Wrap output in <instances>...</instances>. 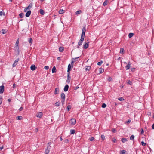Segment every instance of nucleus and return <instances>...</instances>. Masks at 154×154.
I'll use <instances>...</instances> for the list:
<instances>
[{
  "label": "nucleus",
  "instance_id": "obj_1",
  "mask_svg": "<svg viewBox=\"0 0 154 154\" xmlns=\"http://www.w3.org/2000/svg\"><path fill=\"white\" fill-rule=\"evenodd\" d=\"M76 120L75 119L72 118L71 119L70 121V123L71 125H74L76 124Z\"/></svg>",
  "mask_w": 154,
  "mask_h": 154
},
{
  "label": "nucleus",
  "instance_id": "obj_2",
  "mask_svg": "<svg viewBox=\"0 0 154 154\" xmlns=\"http://www.w3.org/2000/svg\"><path fill=\"white\" fill-rule=\"evenodd\" d=\"M19 58H17L14 61V62L12 65V66L13 67H14L16 66V65L17 64L18 62L19 61Z\"/></svg>",
  "mask_w": 154,
  "mask_h": 154
},
{
  "label": "nucleus",
  "instance_id": "obj_3",
  "mask_svg": "<svg viewBox=\"0 0 154 154\" xmlns=\"http://www.w3.org/2000/svg\"><path fill=\"white\" fill-rule=\"evenodd\" d=\"M4 91V85L0 86V94H2Z\"/></svg>",
  "mask_w": 154,
  "mask_h": 154
},
{
  "label": "nucleus",
  "instance_id": "obj_4",
  "mask_svg": "<svg viewBox=\"0 0 154 154\" xmlns=\"http://www.w3.org/2000/svg\"><path fill=\"white\" fill-rule=\"evenodd\" d=\"M86 28L85 27L83 28L82 29V32L81 35L85 36V32H86Z\"/></svg>",
  "mask_w": 154,
  "mask_h": 154
},
{
  "label": "nucleus",
  "instance_id": "obj_5",
  "mask_svg": "<svg viewBox=\"0 0 154 154\" xmlns=\"http://www.w3.org/2000/svg\"><path fill=\"white\" fill-rule=\"evenodd\" d=\"M50 152V149L48 146H47L45 150V154H48Z\"/></svg>",
  "mask_w": 154,
  "mask_h": 154
},
{
  "label": "nucleus",
  "instance_id": "obj_6",
  "mask_svg": "<svg viewBox=\"0 0 154 154\" xmlns=\"http://www.w3.org/2000/svg\"><path fill=\"white\" fill-rule=\"evenodd\" d=\"M37 67L35 65H32L30 67L32 71L35 70L36 69Z\"/></svg>",
  "mask_w": 154,
  "mask_h": 154
},
{
  "label": "nucleus",
  "instance_id": "obj_7",
  "mask_svg": "<svg viewBox=\"0 0 154 154\" xmlns=\"http://www.w3.org/2000/svg\"><path fill=\"white\" fill-rule=\"evenodd\" d=\"M131 63L130 61H128V62L127 65L125 67V68L126 70L129 69L130 67V65H131Z\"/></svg>",
  "mask_w": 154,
  "mask_h": 154
},
{
  "label": "nucleus",
  "instance_id": "obj_8",
  "mask_svg": "<svg viewBox=\"0 0 154 154\" xmlns=\"http://www.w3.org/2000/svg\"><path fill=\"white\" fill-rule=\"evenodd\" d=\"M42 112H39L37 113L36 115V116L37 117L41 118L42 116Z\"/></svg>",
  "mask_w": 154,
  "mask_h": 154
},
{
  "label": "nucleus",
  "instance_id": "obj_9",
  "mask_svg": "<svg viewBox=\"0 0 154 154\" xmlns=\"http://www.w3.org/2000/svg\"><path fill=\"white\" fill-rule=\"evenodd\" d=\"M31 14V11L29 10L25 14V16L26 17H28Z\"/></svg>",
  "mask_w": 154,
  "mask_h": 154
},
{
  "label": "nucleus",
  "instance_id": "obj_10",
  "mask_svg": "<svg viewBox=\"0 0 154 154\" xmlns=\"http://www.w3.org/2000/svg\"><path fill=\"white\" fill-rule=\"evenodd\" d=\"M89 46V45L86 42L85 44L83 45V48L85 49L87 48Z\"/></svg>",
  "mask_w": 154,
  "mask_h": 154
},
{
  "label": "nucleus",
  "instance_id": "obj_11",
  "mask_svg": "<svg viewBox=\"0 0 154 154\" xmlns=\"http://www.w3.org/2000/svg\"><path fill=\"white\" fill-rule=\"evenodd\" d=\"M69 87L68 85H65L64 88V91L66 92L67 91L69 88Z\"/></svg>",
  "mask_w": 154,
  "mask_h": 154
},
{
  "label": "nucleus",
  "instance_id": "obj_12",
  "mask_svg": "<svg viewBox=\"0 0 154 154\" xmlns=\"http://www.w3.org/2000/svg\"><path fill=\"white\" fill-rule=\"evenodd\" d=\"M32 7V3H30L29 5L26 8V9H30Z\"/></svg>",
  "mask_w": 154,
  "mask_h": 154
},
{
  "label": "nucleus",
  "instance_id": "obj_13",
  "mask_svg": "<svg viewBox=\"0 0 154 154\" xmlns=\"http://www.w3.org/2000/svg\"><path fill=\"white\" fill-rule=\"evenodd\" d=\"M99 74H101L103 73L104 71V69L102 68H100L99 69Z\"/></svg>",
  "mask_w": 154,
  "mask_h": 154
},
{
  "label": "nucleus",
  "instance_id": "obj_14",
  "mask_svg": "<svg viewBox=\"0 0 154 154\" xmlns=\"http://www.w3.org/2000/svg\"><path fill=\"white\" fill-rule=\"evenodd\" d=\"M59 92V88H56L55 89L54 94H58Z\"/></svg>",
  "mask_w": 154,
  "mask_h": 154
},
{
  "label": "nucleus",
  "instance_id": "obj_15",
  "mask_svg": "<svg viewBox=\"0 0 154 154\" xmlns=\"http://www.w3.org/2000/svg\"><path fill=\"white\" fill-rule=\"evenodd\" d=\"M61 98L62 99H65V96L64 94L63 93H62L61 94Z\"/></svg>",
  "mask_w": 154,
  "mask_h": 154
},
{
  "label": "nucleus",
  "instance_id": "obj_16",
  "mask_svg": "<svg viewBox=\"0 0 154 154\" xmlns=\"http://www.w3.org/2000/svg\"><path fill=\"white\" fill-rule=\"evenodd\" d=\"M56 67L55 66H54L52 69V73H55L56 72Z\"/></svg>",
  "mask_w": 154,
  "mask_h": 154
},
{
  "label": "nucleus",
  "instance_id": "obj_17",
  "mask_svg": "<svg viewBox=\"0 0 154 154\" xmlns=\"http://www.w3.org/2000/svg\"><path fill=\"white\" fill-rule=\"evenodd\" d=\"M59 51L60 52H63V50H64V47H60L59 48Z\"/></svg>",
  "mask_w": 154,
  "mask_h": 154
},
{
  "label": "nucleus",
  "instance_id": "obj_18",
  "mask_svg": "<svg viewBox=\"0 0 154 154\" xmlns=\"http://www.w3.org/2000/svg\"><path fill=\"white\" fill-rule=\"evenodd\" d=\"M82 12V11L81 10H79L77 11L75 13V14L76 15H78L79 14H80Z\"/></svg>",
  "mask_w": 154,
  "mask_h": 154
},
{
  "label": "nucleus",
  "instance_id": "obj_19",
  "mask_svg": "<svg viewBox=\"0 0 154 154\" xmlns=\"http://www.w3.org/2000/svg\"><path fill=\"white\" fill-rule=\"evenodd\" d=\"M44 11L42 9H40V13L41 14L44 15Z\"/></svg>",
  "mask_w": 154,
  "mask_h": 154
},
{
  "label": "nucleus",
  "instance_id": "obj_20",
  "mask_svg": "<svg viewBox=\"0 0 154 154\" xmlns=\"http://www.w3.org/2000/svg\"><path fill=\"white\" fill-rule=\"evenodd\" d=\"M65 11L62 9H60L59 11V13L60 14H62Z\"/></svg>",
  "mask_w": 154,
  "mask_h": 154
},
{
  "label": "nucleus",
  "instance_id": "obj_21",
  "mask_svg": "<svg viewBox=\"0 0 154 154\" xmlns=\"http://www.w3.org/2000/svg\"><path fill=\"white\" fill-rule=\"evenodd\" d=\"M19 15L20 17L21 18H23L24 16V14L23 13H20L19 14Z\"/></svg>",
  "mask_w": 154,
  "mask_h": 154
},
{
  "label": "nucleus",
  "instance_id": "obj_22",
  "mask_svg": "<svg viewBox=\"0 0 154 154\" xmlns=\"http://www.w3.org/2000/svg\"><path fill=\"white\" fill-rule=\"evenodd\" d=\"M127 141V139L125 138H123L121 139V141L123 143H125V142H126Z\"/></svg>",
  "mask_w": 154,
  "mask_h": 154
},
{
  "label": "nucleus",
  "instance_id": "obj_23",
  "mask_svg": "<svg viewBox=\"0 0 154 154\" xmlns=\"http://www.w3.org/2000/svg\"><path fill=\"white\" fill-rule=\"evenodd\" d=\"M85 36L81 35V39L79 40L83 42L84 40Z\"/></svg>",
  "mask_w": 154,
  "mask_h": 154
},
{
  "label": "nucleus",
  "instance_id": "obj_24",
  "mask_svg": "<svg viewBox=\"0 0 154 154\" xmlns=\"http://www.w3.org/2000/svg\"><path fill=\"white\" fill-rule=\"evenodd\" d=\"M70 132L71 134H74L75 133V130L71 129L70 130Z\"/></svg>",
  "mask_w": 154,
  "mask_h": 154
},
{
  "label": "nucleus",
  "instance_id": "obj_25",
  "mask_svg": "<svg viewBox=\"0 0 154 154\" xmlns=\"http://www.w3.org/2000/svg\"><path fill=\"white\" fill-rule=\"evenodd\" d=\"M71 67V66L70 64H69L68 66V70H67L68 72H69V71H70Z\"/></svg>",
  "mask_w": 154,
  "mask_h": 154
},
{
  "label": "nucleus",
  "instance_id": "obj_26",
  "mask_svg": "<svg viewBox=\"0 0 154 154\" xmlns=\"http://www.w3.org/2000/svg\"><path fill=\"white\" fill-rule=\"evenodd\" d=\"M79 57H76L75 58H72V61L71 63V64H72V63H73L74 62V61L73 60H75L76 59H78Z\"/></svg>",
  "mask_w": 154,
  "mask_h": 154
},
{
  "label": "nucleus",
  "instance_id": "obj_27",
  "mask_svg": "<svg viewBox=\"0 0 154 154\" xmlns=\"http://www.w3.org/2000/svg\"><path fill=\"white\" fill-rule=\"evenodd\" d=\"M134 35V33H130L129 34L128 37L129 38L132 37Z\"/></svg>",
  "mask_w": 154,
  "mask_h": 154
},
{
  "label": "nucleus",
  "instance_id": "obj_28",
  "mask_svg": "<svg viewBox=\"0 0 154 154\" xmlns=\"http://www.w3.org/2000/svg\"><path fill=\"white\" fill-rule=\"evenodd\" d=\"M60 103L59 102H56L55 104V106H59L60 105Z\"/></svg>",
  "mask_w": 154,
  "mask_h": 154
},
{
  "label": "nucleus",
  "instance_id": "obj_29",
  "mask_svg": "<svg viewBox=\"0 0 154 154\" xmlns=\"http://www.w3.org/2000/svg\"><path fill=\"white\" fill-rule=\"evenodd\" d=\"M23 117L21 116H18L16 117V119L17 120H20L22 119Z\"/></svg>",
  "mask_w": 154,
  "mask_h": 154
},
{
  "label": "nucleus",
  "instance_id": "obj_30",
  "mask_svg": "<svg viewBox=\"0 0 154 154\" xmlns=\"http://www.w3.org/2000/svg\"><path fill=\"white\" fill-rule=\"evenodd\" d=\"M130 139L131 140H134V135H132L130 137Z\"/></svg>",
  "mask_w": 154,
  "mask_h": 154
},
{
  "label": "nucleus",
  "instance_id": "obj_31",
  "mask_svg": "<svg viewBox=\"0 0 154 154\" xmlns=\"http://www.w3.org/2000/svg\"><path fill=\"white\" fill-rule=\"evenodd\" d=\"M107 0H105L103 3V5L104 6L106 5L107 4Z\"/></svg>",
  "mask_w": 154,
  "mask_h": 154
},
{
  "label": "nucleus",
  "instance_id": "obj_32",
  "mask_svg": "<svg viewBox=\"0 0 154 154\" xmlns=\"http://www.w3.org/2000/svg\"><path fill=\"white\" fill-rule=\"evenodd\" d=\"M5 15V13L3 11H0V16H2V15L4 16Z\"/></svg>",
  "mask_w": 154,
  "mask_h": 154
},
{
  "label": "nucleus",
  "instance_id": "obj_33",
  "mask_svg": "<svg viewBox=\"0 0 154 154\" xmlns=\"http://www.w3.org/2000/svg\"><path fill=\"white\" fill-rule=\"evenodd\" d=\"M71 107L70 106V105H68L67 107V108L66 109V110H67L68 111H69V110L71 109Z\"/></svg>",
  "mask_w": 154,
  "mask_h": 154
},
{
  "label": "nucleus",
  "instance_id": "obj_34",
  "mask_svg": "<svg viewBox=\"0 0 154 154\" xmlns=\"http://www.w3.org/2000/svg\"><path fill=\"white\" fill-rule=\"evenodd\" d=\"M2 33L3 34H5L7 33V31L5 30L4 29H3L2 30Z\"/></svg>",
  "mask_w": 154,
  "mask_h": 154
},
{
  "label": "nucleus",
  "instance_id": "obj_35",
  "mask_svg": "<svg viewBox=\"0 0 154 154\" xmlns=\"http://www.w3.org/2000/svg\"><path fill=\"white\" fill-rule=\"evenodd\" d=\"M29 41L30 44H32V43L33 40L32 38H29Z\"/></svg>",
  "mask_w": 154,
  "mask_h": 154
},
{
  "label": "nucleus",
  "instance_id": "obj_36",
  "mask_svg": "<svg viewBox=\"0 0 154 154\" xmlns=\"http://www.w3.org/2000/svg\"><path fill=\"white\" fill-rule=\"evenodd\" d=\"M126 151L125 150H123L121 151V154H125Z\"/></svg>",
  "mask_w": 154,
  "mask_h": 154
},
{
  "label": "nucleus",
  "instance_id": "obj_37",
  "mask_svg": "<svg viewBox=\"0 0 154 154\" xmlns=\"http://www.w3.org/2000/svg\"><path fill=\"white\" fill-rule=\"evenodd\" d=\"M106 106V105L105 103H103L102 105V107L103 108H105Z\"/></svg>",
  "mask_w": 154,
  "mask_h": 154
},
{
  "label": "nucleus",
  "instance_id": "obj_38",
  "mask_svg": "<svg viewBox=\"0 0 154 154\" xmlns=\"http://www.w3.org/2000/svg\"><path fill=\"white\" fill-rule=\"evenodd\" d=\"M103 62L101 60L100 62H98L97 63V65L99 66H100L101 64L103 63Z\"/></svg>",
  "mask_w": 154,
  "mask_h": 154
},
{
  "label": "nucleus",
  "instance_id": "obj_39",
  "mask_svg": "<svg viewBox=\"0 0 154 154\" xmlns=\"http://www.w3.org/2000/svg\"><path fill=\"white\" fill-rule=\"evenodd\" d=\"M124 50L123 48H121L120 50V53L123 54Z\"/></svg>",
  "mask_w": 154,
  "mask_h": 154
},
{
  "label": "nucleus",
  "instance_id": "obj_40",
  "mask_svg": "<svg viewBox=\"0 0 154 154\" xmlns=\"http://www.w3.org/2000/svg\"><path fill=\"white\" fill-rule=\"evenodd\" d=\"M112 78L111 77H109L107 79V80L109 82L111 81H112Z\"/></svg>",
  "mask_w": 154,
  "mask_h": 154
},
{
  "label": "nucleus",
  "instance_id": "obj_41",
  "mask_svg": "<svg viewBox=\"0 0 154 154\" xmlns=\"http://www.w3.org/2000/svg\"><path fill=\"white\" fill-rule=\"evenodd\" d=\"M82 42L81 41L79 40L78 42V45L79 46H80L82 44Z\"/></svg>",
  "mask_w": 154,
  "mask_h": 154
},
{
  "label": "nucleus",
  "instance_id": "obj_42",
  "mask_svg": "<svg viewBox=\"0 0 154 154\" xmlns=\"http://www.w3.org/2000/svg\"><path fill=\"white\" fill-rule=\"evenodd\" d=\"M15 48H16V49L17 51H18L19 50V46L18 45H16L15 46Z\"/></svg>",
  "mask_w": 154,
  "mask_h": 154
},
{
  "label": "nucleus",
  "instance_id": "obj_43",
  "mask_svg": "<svg viewBox=\"0 0 154 154\" xmlns=\"http://www.w3.org/2000/svg\"><path fill=\"white\" fill-rule=\"evenodd\" d=\"M94 139V138L93 137H91L89 138L90 140L91 141H92Z\"/></svg>",
  "mask_w": 154,
  "mask_h": 154
},
{
  "label": "nucleus",
  "instance_id": "obj_44",
  "mask_svg": "<svg viewBox=\"0 0 154 154\" xmlns=\"http://www.w3.org/2000/svg\"><path fill=\"white\" fill-rule=\"evenodd\" d=\"M118 100H120V101H122L123 100H124V99L123 98V97H120L119 98H118Z\"/></svg>",
  "mask_w": 154,
  "mask_h": 154
},
{
  "label": "nucleus",
  "instance_id": "obj_45",
  "mask_svg": "<svg viewBox=\"0 0 154 154\" xmlns=\"http://www.w3.org/2000/svg\"><path fill=\"white\" fill-rule=\"evenodd\" d=\"M111 131L113 133H115L116 132V129L115 128H112L111 130Z\"/></svg>",
  "mask_w": 154,
  "mask_h": 154
},
{
  "label": "nucleus",
  "instance_id": "obj_46",
  "mask_svg": "<svg viewBox=\"0 0 154 154\" xmlns=\"http://www.w3.org/2000/svg\"><path fill=\"white\" fill-rule=\"evenodd\" d=\"M105 137L104 136V135H102L101 136V138L103 140L105 139Z\"/></svg>",
  "mask_w": 154,
  "mask_h": 154
},
{
  "label": "nucleus",
  "instance_id": "obj_47",
  "mask_svg": "<svg viewBox=\"0 0 154 154\" xmlns=\"http://www.w3.org/2000/svg\"><path fill=\"white\" fill-rule=\"evenodd\" d=\"M127 83L129 85H132V82H131L130 80L128 81Z\"/></svg>",
  "mask_w": 154,
  "mask_h": 154
},
{
  "label": "nucleus",
  "instance_id": "obj_48",
  "mask_svg": "<svg viewBox=\"0 0 154 154\" xmlns=\"http://www.w3.org/2000/svg\"><path fill=\"white\" fill-rule=\"evenodd\" d=\"M2 99L1 97H0V105L2 103Z\"/></svg>",
  "mask_w": 154,
  "mask_h": 154
},
{
  "label": "nucleus",
  "instance_id": "obj_49",
  "mask_svg": "<svg viewBox=\"0 0 154 154\" xmlns=\"http://www.w3.org/2000/svg\"><path fill=\"white\" fill-rule=\"evenodd\" d=\"M65 99H62V100H61V102L62 103L63 105L64 104V101H65Z\"/></svg>",
  "mask_w": 154,
  "mask_h": 154
},
{
  "label": "nucleus",
  "instance_id": "obj_50",
  "mask_svg": "<svg viewBox=\"0 0 154 154\" xmlns=\"http://www.w3.org/2000/svg\"><path fill=\"white\" fill-rule=\"evenodd\" d=\"M131 122V120H130V119L128 120V121H127L126 122V123H127L129 124V123H130Z\"/></svg>",
  "mask_w": 154,
  "mask_h": 154
},
{
  "label": "nucleus",
  "instance_id": "obj_51",
  "mask_svg": "<svg viewBox=\"0 0 154 154\" xmlns=\"http://www.w3.org/2000/svg\"><path fill=\"white\" fill-rule=\"evenodd\" d=\"M116 139L115 138H113L112 140V141L113 142L115 143L116 142Z\"/></svg>",
  "mask_w": 154,
  "mask_h": 154
},
{
  "label": "nucleus",
  "instance_id": "obj_52",
  "mask_svg": "<svg viewBox=\"0 0 154 154\" xmlns=\"http://www.w3.org/2000/svg\"><path fill=\"white\" fill-rule=\"evenodd\" d=\"M90 68H91L90 66H88L87 68H86V70H89L90 69Z\"/></svg>",
  "mask_w": 154,
  "mask_h": 154
},
{
  "label": "nucleus",
  "instance_id": "obj_53",
  "mask_svg": "<svg viewBox=\"0 0 154 154\" xmlns=\"http://www.w3.org/2000/svg\"><path fill=\"white\" fill-rule=\"evenodd\" d=\"M19 43V41L18 39L16 43V45H18V44Z\"/></svg>",
  "mask_w": 154,
  "mask_h": 154
},
{
  "label": "nucleus",
  "instance_id": "obj_54",
  "mask_svg": "<svg viewBox=\"0 0 154 154\" xmlns=\"http://www.w3.org/2000/svg\"><path fill=\"white\" fill-rule=\"evenodd\" d=\"M65 142L66 143H69V140L67 139H66L65 140Z\"/></svg>",
  "mask_w": 154,
  "mask_h": 154
},
{
  "label": "nucleus",
  "instance_id": "obj_55",
  "mask_svg": "<svg viewBox=\"0 0 154 154\" xmlns=\"http://www.w3.org/2000/svg\"><path fill=\"white\" fill-rule=\"evenodd\" d=\"M44 68L46 70H48L49 69V67L48 66H45Z\"/></svg>",
  "mask_w": 154,
  "mask_h": 154
},
{
  "label": "nucleus",
  "instance_id": "obj_56",
  "mask_svg": "<svg viewBox=\"0 0 154 154\" xmlns=\"http://www.w3.org/2000/svg\"><path fill=\"white\" fill-rule=\"evenodd\" d=\"M16 86V85L15 84H14L13 85V88H15Z\"/></svg>",
  "mask_w": 154,
  "mask_h": 154
},
{
  "label": "nucleus",
  "instance_id": "obj_57",
  "mask_svg": "<svg viewBox=\"0 0 154 154\" xmlns=\"http://www.w3.org/2000/svg\"><path fill=\"white\" fill-rule=\"evenodd\" d=\"M23 109V108L22 107H20V109H19V110L20 111H22Z\"/></svg>",
  "mask_w": 154,
  "mask_h": 154
},
{
  "label": "nucleus",
  "instance_id": "obj_58",
  "mask_svg": "<svg viewBox=\"0 0 154 154\" xmlns=\"http://www.w3.org/2000/svg\"><path fill=\"white\" fill-rule=\"evenodd\" d=\"M66 82L68 83H69L70 82V80L68 78Z\"/></svg>",
  "mask_w": 154,
  "mask_h": 154
},
{
  "label": "nucleus",
  "instance_id": "obj_59",
  "mask_svg": "<svg viewBox=\"0 0 154 154\" xmlns=\"http://www.w3.org/2000/svg\"><path fill=\"white\" fill-rule=\"evenodd\" d=\"M141 130H141V134H143L144 133V130L142 128Z\"/></svg>",
  "mask_w": 154,
  "mask_h": 154
},
{
  "label": "nucleus",
  "instance_id": "obj_60",
  "mask_svg": "<svg viewBox=\"0 0 154 154\" xmlns=\"http://www.w3.org/2000/svg\"><path fill=\"white\" fill-rule=\"evenodd\" d=\"M141 143L143 146H144V142L143 141L141 142Z\"/></svg>",
  "mask_w": 154,
  "mask_h": 154
},
{
  "label": "nucleus",
  "instance_id": "obj_61",
  "mask_svg": "<svg viewBox=\"0 0 154 154\" xmlns=\"http://www.w3.org/2000/svg\"><path fill=\"white\" fill-rule=\"evenodd\" d=\"M131 70L132 71H134L135 70V68H132L131 69Z\"/></svg>",
  "mask_w": 154,
  "mask_h": 154
},
{
  "label": "nucleus",
  "instance_id": "obj_62",
  "mask_svg": "<svg viewBox=\"0 0 154 154\" xmlns=\"http://www.w3.org/2000/svg\"><path fill=\"white\" fill-rule=\"evenodd\" d=\"M67 77L69 79V78H70L69 76V72H68V75H67Z\"/></svg>",
  "mask_w": 154,
  "mask_h": 154
},
{
  "label": "nucleus",
  "instance_id": "obj_63",
  "mask_svg": "<svg viewBox=\"0 0 154 154\" xmlns=\"http://www.w3.org/2000/svg\"><path fill=\"white\" fill-rule=\"evenodd\" d=\"M152 129H154V123L152 125Z\"/></svg>",
  "mask_w": 154,
  "mask_h": 154
},
{
  "label": "nucleus",
  "instance_id": "obj_64",
  "mask_svg": "<svg viewBox=\"0 0 154 154\" xmlns=\"http://www.w3.org/2000/svg\"><path fill=\"white\" fill-rule=\"evenodd\" d=\"M79 88V87L78 86H76V87L75 88H74V89H75V90H76L77 89H78Z\"/></svg>",
  "mask_w": 154,
  "mask_h": 154
}]
</instances>
